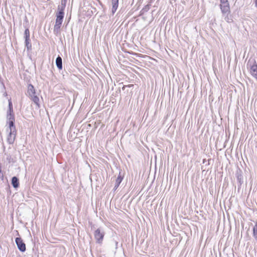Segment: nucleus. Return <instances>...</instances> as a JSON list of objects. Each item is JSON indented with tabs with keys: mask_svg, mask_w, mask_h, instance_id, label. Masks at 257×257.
Instances as JSON below:
<instances>
[{
	"mask_svg": "<svg viewBox=\"0 0 257 257\" xmlns=\"http://www.w3.org/2000/svg\"><path fill=\"white\" fill-rule=\"evenodd\" d=\"M56 21L54 27V33L55 34H57L60 32V28L62 26V24L64 19V14L61 13H56Z\"/></svg>",
	"mask_w": 257,
	"mask_h": 257,
	"instance_id": "nucleus-1",
	"label": "nucleus"
},
{
	"mask_svg": "<svg viewBox=\"0 0 257 257\" xmlns=\"http://www.w3.org/2000/svg\"><path fill=\"white\" fill-rule=\"evenodd\" d=\"M7 131L9 132L7 138L8 142L9 144H13L15 142L17 134L15 125H12V126L9 125Z\"/></svg>",
	"mask_w": 257,
	"mask_h": 257,
	"instance_id": "nucleus-2",
	"label": "nucleus"
},
{
	"mask_svg": "<svg viewBox=\"0 0 257 257\" xmlns=\"http://www.w3.org/2000/svg\"><path fill=\"white\" fill-rule=\"evenodd\" d=\"M104 235L105 232L103 228L99 227L95 230L94 232V236L96 240V243L99 244H102Z\"/></svg>",
	"mask_w": 257,
	"mask_h": 257,
	"instance_id": "nucleus-3",
	"label": "nucleus"
},
{
	"mask_svg": "<svg viewBox=\"0 0 257 257\" xmlns=\"http://www.w3.org/2000/svg\"><path fill=\"white\" fill-rule=\"evenodd\" d=\"M220 7L222 14H228L230 12V7L228 0H220Z\"/></svg>",
	"mask_w": 257,
	"mask_h": 257,
	"instance_id": "nucleus-4",
	"label": "nucleus"
},
{
	"mask_svg": "<svg viewBox=\"0 0 257 257\" xmlns=\"http://www.w3.org/2000/svg\"><path fill=\"white\" fill-rule=\"evenodd\" d=\"M235 176L237 179L238 185L237 189L239 191L241 188V185L243 183V177L242 175V171L240 169H238L236 171L235 173Z\"/></svg>",
	"mask_w": 257,
	"mask_h": 257,
	"instance_id": "nucleus-5",
	"label": "nucleus"
},
{
	"mask_svg": "<svg viewBox=\"0 0 257 257\" xmlns=\"http://www.w3.org/2000/svg\"><path fill=\"white\" fill-rule=\"evenodd\" d=\"M15 242L20 251L23 252L26 251V244L21 237H16Z\"/></svg>",
	"mask_w": 257,
	"mask_h": 257,
	"instance_id": "nucleus-6",
	"label": "nucleus"
},
{
	"mask_svg": "<svg viewBox=\"0 0 257 257\" xmlns=\"http://www.w3.org/2000/svg\"><path fill=\"white\" fill-rule=\"evenodd\" d=\"M250 67V73L257 81V64L255 61H254L252 64H249Z\"/></svg>",
	"mask_w": 257,
	"mask_h": 257,
	"instance_id": "nucleus-7",
	"label": "nucleus"
},
{
	"mask_svg": "<svg viewBox=\"0 0 257 257\" xmlns=\"http://www.w3.org/2000/svg\"><path fill=\"white\" fill-rule=\"evenodd\" d=\"M7 124L9 125L12 126V125H15V114H7Z\"/></svg>",
	"mask_w": 257,
	"mask_h": 257,
	"instance_id": "nucleus-8",
	"label": "nucleus"
},
{
	"mask_svg": "<svg viewBox=\"0 0 257 257\" xmlns=\"http://www.w3.org/2000/svg\"><path fill=\"white\" fill-rule=\"evenodd\" d=\"M123 178V177L121 175V173L119 172V175L117 176L115 181V185L113 188L114 190H116L117 188L118 187L121 181H122Z\"/></svg>",
	"mask_w": 257,
	"mask_h": 257,
	"instance_id": "nucleus-9",
	"label": "nucleus"
},
{
	"mask_svg": "<svg viewBox=\"0 0 257 257\" xmlns=\"http://www.w3.org/2000/svg\"><path fill=\"white\" fill-rule=\"evenodd\" d=\"M118 1L119 0H111V4H112V9H111V13L112 15H114L115 12L116 11L118 6Z\"/></svg>",
	"mask_w": 257,
	"mask_h": 257,
	"instance_id": "nucleus-10",
	"label": "nucleus"
},
{
	"mask_svg": "<svg viewBox=\"0 0 257 257\" xmlns=\"http://www.w3.org/2000/svg\"><path fill=\"white\" fill-rule=\"evenodd\" d=\"M27 93L28 96L36 94L35 89L34 88V86L31 84H29L28 86Z\"/></svg>",
	"mask_w": 257,
	"mask_h": 257,
	"instance_id": "nucleus-11",
	"label": "nucleus"
},
{
	"mask_svg": "<svg viewBox=\"0 0 257 257\" xmlns=\"http://www.w3.org/2000/svg\"><path fill=\"white\" fill-rule=\"evenodd\" d=\"M11 183L12 186L15 188H17L19 186V179L16 176H14L12 178Z\"/></svg>",
	"mask_w": 257,
	"mask_h": 257,
	"instance_id": "nucleus-12",
	"label": "nucleus"
},
{
	"mask_svg": "<svg viewBox=\"0 0 257 257\" xmlns=\"http://www.w3.org/2000/svg\"><path fill=\"white\" fill-rule=\"evenodd\" d=\"M56 65L59 70H62L63 68L62 58L58 55L56 59Z\"/></svg>",
	"mask_w": 257,
	"mask_h": 257,
	"instance_id": "nucleus-13",
	"label": "nucleus"
},
{
	"mask_svg": "<svg viewBox=\"0 0 257 257\" xmlns=\"http://www.w3.org/2000/svg\"><path fill=\"white\" fill-rule=\"evenodd\" d=\"M31 100H32L34 103L36 105V106L39 108L40 107V105L39 103V98L35 94H34V95L30 96H29Z\"/></svg>",
	"mask_w": 257,
	"mask_h": 257,
	"instance_id": "nucleus-14",
	"label": "nucleus"
},
{
	"mask_svg": "<svg viewBox=\"0 0 257 257\" xmlns=\"http://www.w3.org/2000/svg\"><path fill=\"white\" fill-rule=\"evenodd\" d=\"M31 100H32L34 103L36 105V106L39 108L40 107V105L39 103V98L35 94H34V95L30 96H29Z\"/></svg>",
	"mask_w": 257,
	"mask_h": 257,
	"instance_id": "nucleus-15",
	"label": "nucleus"
},
{
	"mask_svg": "<svg viewBox=\"0 0 257 257\" xmlns=\"http://www.w3.org/2000/svg\"><path fill=\"white\" fill-rule=\"evenodd\" d=\"M253 236L257 241V221L255 222V225L253 227Z\"/></svg>",
	"mask_w": 257,
	"mask_h": 257,
	"instance_id": "nucleus-16",
	"label": "nucleus"
},
{
	"mask_svg": "<svg viewBox=\"0 0 257 257\" xmlns=\"http://www.w3.org/2000/svg\"><path fill=\"white\" fill-rule=\"evenodd\" d=\"M65 9V7L61 5H59L58 7L57 12V13H61L62 14H64V10Z\"/></svg>",
	"mask_w": 257,
	"mask_h": 257,
	"instance_id": "nucleus-17",
	"label": "nucleus"
},
{
	"mask_svg": "<svg viewBox=\"0 0 257 257\" xmlns=\"http://www.w3.org/2000/svg\"><path fill=\"white\" fill-rule=\"evenodd\" d=\"M24 38H30V31L28 28L26 29L25 30Z\"/></svg>",
	"mask_w": 257,
	"mask_h": 257,
	"instance_id": "nucleus-18",
	"label": "nucleus"
},
{
	"mask_svg": "<svg viewBox=\"0 0 257 257\" xmlns=\"http://www.w3.org/2000/svg\"><path fill=\"white\" fill-rule=\"evenodd\" d=\"M151 5H147L143 8V11H145V13L147 12L150 9Z\"/></svg>",
	"mask_w": 257,
	"mask_h": 257,
	"instance_id": "nucleus-19",
	"label": "nucleus"
},
{
	"mask_svg": "<svg viewBox=\"0 0 257 257\" xmlns=\"http://www.w3.org/2000/svg\"><path fill=\"white\" fill-rule=\"evenodd\" d=\"M25 46L28 51H30L32 49V45L31 43L29 44H26Z\"/></svg>",
	"mask_w": 257,
	"mask_h": 257,
	"instance_id": "nucleus-20",
	"label": "nucleus"
},
{
	"mask_svg": "<svg viewBox=\"0 0 257 257\" xmlns=\"http://www.w3.org/2000/svg\"><path fill=\"white\" fill-rule=\"evenodd\" d=\"M14 113V110L13 108H8V110L7 112V114H13Z\"/></svg>",
	"mask_w": 257,
	"mask_h": 257,
	"instance_id": "nucleus-21",
	"label": "nucleus"
},
{
	"mask_svg": "<svg viewBox=\"0 0 257 257\" xmlns=\"http://www.w3.org/2000/svg\"><path fill=\"white\" fill-rule=\"evenodd\" d=\"M30 38H25V45L27 44H29L30 43Z\"/></svg>",
	"mask_w": 257,
	"mask_h": 257,
	"instance_id": "nucleus-22",
	"label": "nucleus"
},
{
	"mask_svg": "<svg viewBox=\"0 0 257 257\" xmlns=\"http://www.w3.org/2000/svg\"><path fill=\"white\" fill-rule=\"evenodd\" d=\"M8 106H9V108H13L12 102L11 99L9 100V105H8Z\"/></svg>",
	"mask_w": 257,
	"mask_h": 257,
	"instance_id": "nucleus-23",
	"label": "nucleus"
},
{
	"mask_svg": "<svg viewBox=\"0 0 257 257\" xmlns=\"http://www.w3.org/2000/svg\"><path fill=\"white\" fill-rule=\"evenodd\" d=\"M67 0H62L61 5L66 7Z\"/></svg>",
	"mask_w": 257,
	"mask_h": 257,
	"instance_id": "nucleus-24",
	"label": "nucleus"
},
{
	"mask_svg": "<svg viewBox=\"0 0 257 257\" xmlns=\"http://www.w3.org/2000/svg\"><path fill=\"white\" fill-rule=\"evenodd\" d=\"M113 242H114V244H115V249H117V246H118V241L116 240H114V239H113Z\"/></svg>",
	"mask_w": 257,
	"mask_h": 257,
	"instance_id": "nucleus-25",
	"label": "nucleus"
},
{
	"mask_svg": "<svg viewBox=\"0 0 257 257\" xmlns=\"http://www.w3.org/2000/svg\"><path fill=\"white\" fill-rule=\"evenodd\" d=\"M133 86V85H132V84H130V85H124V86L122 87V89L123 90H124V88H125V87H132V86Z\"/></svg>",
	"mask_w": 257,
	"mask_h": 257,
	"instance_id": "nucleus-26",
	"label": "nucleus"
},
{
	"mask_svg": "<svg viewBox=\"0 0 257 257\" xmlns=\"http://www.w3.org/2000/svg\"><path fill=\"white\" fill-rule=\"evenodd\" d=\"M145 13V11H143V9H142L141 11H140V15H143Z\"/></svg>",
	"mask_w": 257,
	"mask_h": 257,
	"instance_id": "nucleus-27",
	"label": "nucleus"
},
{
	"mask_svg": "<svg viewBox=\"0 0 257 257\" xmlns=\"http://www.w3.org/2000/svg\"><path fill=\"white\" fill-rule=\"evenodd\" d=\"M254 2L255 3V6L257 7V0H254Z\"/></svg>",
	"mask_w": 257,
	"mask_h": 257,
	"instance_id": "nucleus-28",
	"label": "nucleus"
},
{
	"mask_svg": "<svg viewBox=\"0 0 257 257\" xmlns=\"http://www.w3.org/2000/svg\"><path fill=\"white\" fill-rule=\"evenodd\" d=\"M4 95H5V96H7V93L6 92H5V93H4Z\"/></svg>",
	"mask_w": 257,
	"mask_h": 257,
	"instance_id": "nucleus-29",
	"label": "nucleus"
}]
</instances>
